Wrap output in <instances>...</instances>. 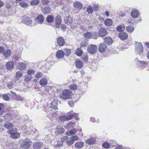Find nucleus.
Here are the masks:
<instances>
[{
	"label": "nucleus",
	"instance_id": "nucleus-1",
	"mask_svg": "<svg viewBox=\"0 0 149 149\" xmlns=\"http://www.w3.org/2000/svg\"><path fill=\"white\" fill-rule=\"evenodd\" d=\"M135 52L137 54L142 53L143 52V47L140 42H135Z\"/></svg>",
	"mask_w": 149,
	"mask_h": 149
},
{
	"label": "nucleus",
	"instance_id": "nucleus-2",
	"mask_svg": "<svg viewBox=\"0 0 149 149\" xmlns=\"http://www.w3.org/2000/svg\"><path fill=\"white\" fill-rule=\"evenodd\" d=\"M72 94V93L71 91L67 89L63 91L60 96L61 98L64 100L69 99L70 98Z\"/></svg>",
	"mask_w": 149,
	"mask_h": 149
},
{
	"label": "nucleus",
	"instance_id": "nucleus-3",
	"mask_svg": "<svg viewBox=\"0 0 149 149\" xmlns=\"http://www.w3.org/2000/svg\"><path fill=\"white\" fill-rule=\"evenodd\" d=\"M7 132L10 134V136L12 138L17 139L20 137V134L17 132V130L16 129L10 130Z\"/></svg>",
	"mask_w": 149,
	"mask_h": 149
},
{
	"label": "nucleus",
	"instance_id": "nucleus-4",
	"mask_svg": "<svg viewBox=\"0 0 149 149\" xmlns=\"http://www.w3.org/2000/svg\"><path fill=\"white\" fill-rule=\"evenodd\" d=\"M31 142L30 140L28 139L24 140L21 145V147L26 149L27 148L31 145Z\"/></svg>",
	"mask_w": 149,
	"mask_h": 149
},
{
	"label": "nucleus",
	"instance_id": "nucleus-5",
	"mask_svg": "<svg viewBox=\"0 0 149 149\" xmlns=\"http://www.w3.org/2000/svg\"><path fill=\"white\" fill-rule=\"evenodd\" d=\"M97 49V47L95 45H91L88 47L87 49L88 51L90 54H94L96 52Z\"/></svg>",
	"mask_w": 149,
	"mask_h": 149
},
{
	"label": "nucleus",
	"instance_id": "nucleus-6",
	"mask_svg": "<svg viewBox=\"0 0 149 149\" xmlns=\"http://www.w3.org/2000/svg\"><path fill=\"white\" fill-rule=\"evenodd\" d=\"M131 16L134 18H137L139 15V11L136 8H133L132 9L131 13Z\"/></svg>",
	"mask_w": 149,
	"mask_h": 149
},
{
	"label": "nucleus",
	"instance_id": "nucleus-7",
	"mask_svg": "<svg viewBox=\"0 0 149 149\" xmlns=\"http://www.w3.org/2000/svg\"><path fill=\"white\" fill-rule=\"evenodd\" d=\"M107 31L105 29L102 28L98 31V34L101 37H104L106 36Z\"/></svg>",
	"mask_w": 149,
	"mask_h": 149
},
{
	"label": "nucleus",
	"instance_id": "nucleus-8",
	"mask_svg": "<svg viewBox=\"0 0 149 149\" xmlns=\"http://www.w3.org/2000/svg\"><path fill=\"white\" fill-rule=\"evenodd\" d=\"M106 48V44L104 43H102L99 45L98 49L100 52H103L105 51Z\"/></svg>",
	"mask_w": 149,
	"mask_h": 149
},
{
	"label": "nucleus",
	"instance_id": "nucleus-9",
	"mask_svg": "<svg viewBox=\"0 0 149 149\" xmlns=\"http://www.w3.org/2000/svg\"><path fill=\"white\" fill-rule=\"evenodd\" d=\"M65 53L62 50H58L56 52V57L58 58H62L64 56Z\"/></svg>",
	"mask_w": 149,
	"mask_h": 149
},
{
	"label": "nucleus",
	"instance_id": "nucleus-10",
	"mask_svg": "<svg viewBox=\"0 0 149 149\" xmlns=\"http://www.w3.org/2000/svg\"><path fill=\"white\" fill-rule=\"evenodd\" d=\"M65 42L64 39L62 37H58L57 39V44L59 46H63L64 45Z\"/></svg>",
	"mask_w": 149,
	"mask_h": 149
},
{
	"label": "nucleus",
	"instance_id": "nucleus-11",
	"mask_svg": "<svg viewBox=\"0 0 149 149\" xmlns=\"http://www.w3.org/2000/svg\"><path fill=\"white\" fill-rule=\"evenodd\" d=\"M3 55L6 59H8L11 55V52L10 50L8 49L4 50L3 52Z\"/></svg>",
	"mask_w": 149,
	"mask_h": 149
},
{
	"label": "nucleus",
	"instance_id": "nucleus-12",
	"mask_svg": "<svg viewBox=\"0 0 149 149\" xmlns=\"http://www.w3.org/2000/svg\"><path fill=\"white\" fill-rule=\"evenodd\" d=\"M14 66V63L13 61H9L7 63L6 65V67L7 69L11 70L13 69Z\"/></svg>",
	"mask_w": 149,
	"mask_h": 149
},
{
	"label": "nucleus",
	"instance_id": "nucleus-13",
	"mask_svg": "<svg viewBox=\"0 0 149 149\" xmlns=\"http://www.w3.org/2000/svg\"><path fill=\"white\" fill-rule=\"evenodd\" d=\"M84 35V37L87 39H91L92 37V34L90 32L86 33H85ZM97 35H95V36L94 37L93 36H92V38L93 39H97Z\"/></svg>",
	"mask_w": 149,
	"mask_h": 149
},
{
	"label": "nucleus",
	"instance_id": "nucleus-14",
	"mask_svg": "<svg viewBox=\"0 0 149 149\" xmlns=\"http://www.w3.org/2000/svg\"><path fill=\"white\" fill-rule=\"evenodd\" d=\"M44 18L42 15H40L36 18V22L39 24H42L44 20Z\"/></svg>",
	"mask_w": 149,
	"mask_h": 149
},
{
	"label": "nucleus",
	"instance_id": "nucleus-15",
	"mask_svg": "<svg viewBox=\"0 0 149 149\" xmlns=\"http://www.w3.org/2000/svg\"><path fill=\"white\" fill-rule=\"evenodd\" d=\"M47 83V79L46 77L43 78L39 81V84L42 86L46 85Z\"/></svg>",
	"mask_w": 149,
	"mask_h": 149
},
{
	"label": "nucleus",
	"instance_id": "nucleus-16",
	"mask_svg": "<svg viewBox=\"0 0 149 149\" xmlns=\"http://www.w3.org/2000/svg\"><path fill=\"white\" fill-rule=\"evenodd\" d=\"M128 35L127 33L124 32H120L119 35V38L122 40H125L128 38Z\"/></svg>",
	"mask_w": 149,
	"mask_h": 149
},
{
	"label": "nucleus",
	"instance_id": "nucleus-17",
	"mask_svg": "<svg viewBox=\"0 0 149 149\" xmlns=\"http://www.w3.org/2000/svg\"><path fill=\"white\" fill-rule=\"evenodd\" d=\"M74 6L77 9H81L82 8V4L80 2L76 1L74 3Z\"/></svg>",
	"mask_w": 149,
	"mask_h": 149
},
{
	"label": "nucleus",
	"instance_id": "nucleus-18",
	"mask_svg": "<svg viewBox=\"0 0 149 149\" xmlns=\"http://www.w3.org/2000/svg\"><path fill=\"white\" fill-rule=\"evenodd\" d=\"M84 144V143L83 142L79 141L75 143L74 146L77 148H81L83 147Z\"/></svg>",
	"mask_w": 149,
	"mask_h": 149
},
{
	"label": "nucleus",
	"instance_id": "nucleus-19",
	"mask_svg": "<svg viewBox=\"0 0 149 149\" xmlns=\"http://www.w3.org/2000/svg\"><path fill=\"white\" fill-rule=\"evenodd\" d=\"M18 68L20 70H22L26 68L25 64L22 62L18 63Z\"/></svg>",
	"mask_w": 149,
	"mask_h": 149
},
{
	"label": "nucleus",
	"instance_id": "nucleus-20",
	"mask_svg": "<svg viewBox=\"0 0 149 149\" xmlns=\"http://www.w3.org/2000/svg\"><path fill=\"white\" fill-rule=\"evenodd\" d=\"M76 67L78 68H81L83 66L82 62V61L80 60H76Z\"/></svg>",
	"mask_w": 149,
	"mask_h": 149
},
{
	"label": "nucleus",
	"instance_id": "nucleus-21",
	"mask_svg": "<svg viewBox=\"0 0 149 149\" xmlns=\"http://www.w3.org/2000/svg\"><path fill=\"white\" fill-rule=\"evenodd\" d=\"M67 139V137L66 136L63 137L61 139V142L62 143H58L55 145V147L59 148L62 147L63 145V143L64 141H65Z\"/></svg>",
	"mask_w": 149,
	"mask_h": 149
},
{
	"label": "nucleus",
	"instance_id": "nucleus-22",
	"mask_svg": "<svg viewBox=\"0 0 149 149\" xmlns=\"http://www.w3.org/2000/svg\"><path fill=\"white\" fill-rule=\"evenodd\" d=\"M31 20L28 17H25L24 20V23L27 25H30L31 24Z\"/></svg>",
	"mask_w": 149,
	"mask_h": 149
},
{
	"label": "nucleus",
	"instance_id": "nucleus-23",
	"mask_svg": "<svg viewBox=\"0 0 149 149\" xmlns=\"http://www.w3.org/2000/svg\"><path fill=\"white\" fill-rule=\"evenodd\" d=\"M95 141L96 140L94 138L88 139L86 140V143L90 145L93 144L95 143Z\"/></svg>",
	"mask_w": 149,
	"mask_h": 149
},
{
	"label": "nucleus",
	"instance_id": "nucleus-24",
	"mask_svg": "<svg viewBox=\"0 0 149 149\" xmlns=\"http://www.w3.org/2000/svg\"><path fill=\"white\" fill-rule=\"evenodd\" d=\"M43 143L40 142L35 143L33 145V148L34 149H38L42 146Z\"/></svg>",
	"mask_w": 149,
	"mask_h": 149
},
{
	"label": "nucleus",
	"instance_id": "nucleus-25",
	"mask_svg": "<svg viewBox=\"0 0 149 149\" xmlns=\"http://www.w3.org/2000/svg\"><path fill=\"white\" fill-rule=\"evenodd\" d=\"M104 24L107 26H109L112 24V20L110 19H107L104 21Z\"/></svg>",
	"mask_w": 149,
	"mask_h": 149
},
{
	"label": "nucleus",
	"instance_id": "nucleus-26",
	"mask_svg": "<svg viewBox=\"0 0 149 149\" xmlns=\"http://www.w3.org/2000/svg\"><path fill=\"white\" fill-rule=\"evenodd\" d=\"M54 20V17L51 15H48L46 18V20L49 23L53 22Z\"/></svg>",
	"mask_w": 149,
	"mask_h": 149
},
{
	"label": "nucleus",
	"instance_id": "nucleus-27",
	"mask_svg": "<svg viewBox=\"0 0 149 149\" xmlns=\"http://www.w3.org/2000/svg\"><path fill=\"white\" fill-rule=\"evenodd\" d=\"M134 29V26L132 25L129 26L127 28L126 30L127 31L130 33H132V32Z\"/></svg>",
	"mask_w": 149,
	"mask_h": 149
},
{
	"label": "nucleus",
	"instance_id": "nucleus-28",
	"mask_svg": "<svg viewBox=\"0 0 149 149\" xmlns=\"http://www.w3.org/2000/svg\"><path fill=\"white\" fill-rule=\"evenodd\" d=\"M125 26L123 24L119 25L116 28L117 31H123L125 30Z\"/></svg>",
	"mask_w": 149,
	"mask_h": 149
},
{
	"label": "nucleus",
	"instance_id": "nucleus-29",
	"mask_svg": "<svg viewBox=\"0 0 149 149\" xmlns=\"http://www.w3.org/2000/svg\"><path fill=\"white\" fill-rule=\"evenodd\" d=\"M138 65H139V66L143 68L146 67L147 65V63L145 61H139L138 62Z\"/></svg>",
	"mask_w": 149,
	"mask_h": 149
},
{
	"label": "nucleus",
	"instance_id": "nucleus-30",
	"mask_svg": "<svg viewBox=\"0 0 149 149\" xmlns=\"http://www.w3.org/2000/svg\"><path fill=\"white\" fill-rule=\"evenodd\" d=\"M16 77L17 79H19L23 75V73L19 71H17L16 73Z\"/></svg>",
	"mask_w": 149,
	"mask_h": 149
},
{
	"label": "nucleus",
	"instance_id": "nucleus-31",
	"mask_svg": "<svg viewBox=\"0 0 149 149\" xmlns=\"http://www.w3.org/2000/svg\"><path fill=\"white\" fill-rule=\"evenodd\" d=\"M57 132L59 134L63 133L65 132L63 128L61 126H58L56 128Z\"/></svg>",
	"mask_w": 149,
	"mask_h": 149
},
{
	"label": "nucleus",
	"instance_id": "nucleus-32",
	"mask_svg": "<svg viewBox=\"0 0 149 149\" xmlns=\"http://www.w3.org/2000/svg\"><path fill=\"white\" fill-rule=\"evenodd\" d=\"M51 10V8L50 7H47L44 8L42 11L43 13L48 14L50 12Z\"/></svg>",
	"mask_w": 149,
	"mask_h": 149
},
{
	"label": "nucleus",
	"instance_id": "nucleus-33",
	"mask_svg": "<svg viewBox=\"0 0 149 149\" xmlns=\"http://www.w3.org/2000/svg\"><path fill=\"white\" fill-rule=\"evenodd\" d=\"M104 41L108 45H109L112 42V40L110 37H108L104 39Z\"/></svg>",
	"mask_w": 149,
	"mask_h": 149
},
{
	"label": "nucleus",
	"instance_id": "nucleus-34",
	"mask_svg": "<svg viewBox=\"0 0 149 149\" xmlns=\"http://www.w3.org/2000/svg\"><path fill=\"white\" fill-rule=\"evenodd\" d=\"M24 77V80L26 81H30L33 78V77L32 76L27 74L25 75Z\"/></svg>",
	"mask_w": 149,
	"mask_h": 149
},
{
	"label": "nucleus",
	"instance_id": "nucleus-35",
	"mask_svg": "<svg viewBox=\"0 0 149 149\" xmlns=\"http://www.w3.org/2000/svg\"><path fill=\"white\" fill-rule=\"evenodd\" d=\"M4 126L5 128L8 129L12 128L14 127L11 123H8L5 124L4 125Z\"/></svg>",
	"mask_w": 149,
	"mask_h": 149
},
{
	"label": "nucleus",
	"instance_id": "nucleus-36",
	"mask_svg": "<svg viewBox=\"0 0 149 149\" xmlns=\"http://www.w3.org/2000/svg\"><path fill=\"white\" fill-rule=\"evenodd\" d=\"M56 23L60 24L61 23V19L59 15H57L55 19Z\"/></svg>",
	"mask_w": 149,
	"mask_h": 149
},
{
	"label": "nucleus",
	"instance_id": "nucleus-37",
	"mask_svg": "<svg viewBox=\"0 0 149 149\" xmlns=\"http://www.w3.org/2000/svg\"><path fill=\"white\" fill-rule=\"evenodd\" d=\"M86 11L89 14L92 13L93 12V9L92 7L90 5L88 6L86 9Z\"/></svg>",
	"mask_w": 149,
	"mask_h": 149
},
{
	"label": "nucleus",
	"instance_id": "nucleus-38",
	"mask_svg": "<svg viewBox=\"0 0 149 149\" xmlns=\"http://www.w3.org/2000/svg\"><path fill=\"white\" fill-rule=\"evenodd\" d=\"M73 111H70L67 114V118L68 120L71 119L74 117Z\"/></svg>",
	"mask_w": 149,
	"mask_h": 149
},
{
	"label": "nucleus",
	"instance_id": "nucleus-39",
	"mask_svg": "<svg viewBox=\"0 0 149 149\" xmlns=\"http://www.w3.org/2000/svg\"><path fill=\"white\" fill-rule=\"evenodd\" d=\"M26 73L27 74L31 75H33L35 73V71L32 69H29L27 71Z\"/></svg>",
	"mask_w": 149,
	"mask_h": 149
},
{
	"label": "nucleus",
	"instance_id": "nucleus-40",
	"mask_svg": "<svg viewBox=\"0 0 149 149\" xmlns=\"http://www.w3.org/2000/svg\"><path fill=\"white\" fill-rule=\"evenodd\" d=\"M74 122H70L69 123L67 124L65 126L66 128L68 129L74 126Z\"/></svg>",
	"mask_w": 149,
	"mask_h": 149
},
{
	"label": "nucleus",
	"instance_id": "nucleus-41",
	"mask_svg": "<svg viewBox=\"0 0 149 149\" xmlns=\"http://www.w3.org/2000/svg\"><path fill=\"white\" fill-rule=\"evenodd\" d=\"M76 53V54L78 56H80L82 55V54L83 51L81 49H80L79 48H78L77 49Z\"/></svg>",
	"mask_w": 149,
	"mask_h": 149
},
{
	"label": "nucleus",
	"instance_id": "nucleus-42",
	"mask_svg": "<svg viewBox=\"0 0 149 149\" xmlns=\"http://www.w3.org/2000/svg\"><path fill=\"white\" fill-rule=\"evenodd\" d=\"M64 21L66 23H71L72 22V20L71 18L69 17H66L64 18Z\"/></svg>",
	"mask_w": 149,
	"mask_h": 149
},
{
	"label": "nucleus",
	"instance_id": "nucleus-43",
	"mask_svg": "<svg viewBox=\"0 0 149 149\" xmlns=\"http://www.w3.org/2000/svg\"><path fill=\"white\" fill-rule=\"evenodd\" d=\"M59 119L60 120L62 121H65L67 120H68L67 117L65 115L62 116H60L59 117Z\"/></svg>",
	"mask_w": 149,
	"mask_h": 149
},
{
	"label": "nucleus",
	"instance_id": "nucleus-44",
	"mask_svg": "<svg viewBox=\"0 0 149 149\" xmlns=\"http://www.w3.org/2000/svg\"><path fill=\"white\" fill-rule=\"evenodd\" d=\"M77 131L75 129H74L71 130L69 132H67L66 133H67V134L69 135H70L72 134H74Z\"/></svg>",
	"mask_w": 149,
	"mask_h": 149
},
{
	"label": "nucleus",
	"instance_id": "nucleus-45",
	"mask_svg": "<svg viewBox=\"0 0 149 149\" xmlns=\"http://www.w3.org/2000/svg\"><path fill=\"white\" fill-rule=\"evenodd\" d=\"M64 50L65 52V55L66 56H68L71 53V50L68 48H65L64 49Z\"/></svg>",
	"mask_w": 149,
	"mask_h": 149
},
{
	"label": "nucleus",
	"instance_id": "nucleus-46",
	"mask_svg": "<svg viewBox=\"0 0 149 149\" xmlns=\"http://www.w3.org/2000/svg\"><path fill=\"white\" fill-rule=\"evenodd\" d=\"M69 88L72 90H75L77 89V86L76 84H72L69 86Z\"/></svg>",
	"mask_w": 149,
	"mask_h": 149
},
{
	"label": "nucleus",
	"instance_id": "nucleus-47",
	"mask_svg": "<svg viewBox=\"0 0 149 149\" xmlns=\"http://www.w3.org/2000/svg\"><path fill=\"white\" fill-rule=\"evenodd\" d=\"M102 146L106 149H108L109 148L110 145L107 142H104L102 144Z\"/></svg>",
	"mask_w": 149,
	"mask_h": 149
},
{
	"label": "nucleus",
	"instance_id": "nucleus-48",
	"mask_svg": "<svg viewBox=\"0 0 149 149\" xmlns=\"http://www.w3.org/2000/svg\"><path fill=\"white\" fill-rule=\"evenodd\" d=\"M39 0H32L31 2L30 3L31 5H37L39 2Z\"/></svg>",
	"mask_w": 149,
	"mask_h": 149
},
{
	"label": "nucleus",
	"instance_id": "nucleus-49",
	"mask_svg": "<svg viewBox=\"0 0 149 149\" xmlns=\"http://www.w3.org/2000/svg\"><path fill=\"white\" fill-rule=\"evenodd\" d=\"M58 101L57 100H53L51 103V105L52 107L54 106L55 108H57L56 107L57 105V103Z\"/></svg>",
	"mask_w": 149,
	"mask_h": 149
},
{
	"label": "nucleus",
	"instance_id": "nucleus-50",
	"mask_svg": "<svg viewBox=\"0 0 149 149\" xmlns=\"http://www.w3.org/2000/svg\"><path fill=\"white\" fill-rule=\"evenodd\" d=\"M42 75V72H38L36 73L35 75V77L39 78H41Z\"/></svg>",
	"mask_w": 149,
	"mask_h": 149
},
{
	"label": "nucleus",
	"instance_id": "nucleus-51",
	"mask_svg": "<svg viewBox=\"0 0 149 149\" xmlns=\"http://www.w3.org/2000/svg\"><path fill=\"white\" fill-rule=\"evenodd\" d=\"M79 138L77 136H72L70 138V140L74 143V141L78 139Z\"/></svg>",
	"mask_w": 149,
	"mask_h": 149
},
{
	"label": "nucleus",
	"instance_id": "nucleus-52",
	"mask_svg": "<svg viewBox=\"0 0 149 149\" xmlns=\"http://www.w3.org/2000/svg\"><path fill=\"white\" fill-rule=\"evenodd\" d=\"M19 5L23 7H25L28 6V4L23 2H21L19 3Z\"/></svg>",
	"mask_w": 149,
	"mask_h": 149
},
{
	"label": "nucleus",
	"instance_id": "nucleus-53",
	"mask_svg": "<svg viewBox=\"0 0 149 149\" xmlns=\"http://www.w3.org/2000/svg\"><path fill=\"white\" fill-rule=\"evenodd\" d=\"M88 58V56L86 54L84 55L82 57V59L84 61H86Z\"/></svg>",
	"mask_w": 149,
	"mask_h": 149
},
{
	"label": "nucleus",
	"instance_id": "nucleus-54",
	"mask_svg": "<svg viewBox=\"0 0 149 149\" xmlns=\"http://www.w3.org/2000/svg\"><path fill=\"white\" fill-rule=\"evenodd\" d=\"M3 99L6 101H9L10 98L6 94H4L3 95Z\"/></svg>",
	"mask_w": 149,
	"mask_h": 149
},
{
	"label": "nucleus",
	"instance_id": "nucleus-55",
	"mask_svg": "<svg viewBox=\"0 0 149 149\" xmlns=\"http://www.w3.org/2000/svg\"><path fill=\"white\" fill-rule=\"evenodd\" d=\"M87 45V43L85 41H83L80 44V46L82 47L86 46Z\"/></svg>",
	"mask_w": 149,
	"mask_h": 149
},
{
	"label": "nucleus",
	"instance_id": "nucleus-56",
	"mask_svg": "<svg viewBox=\"0 0 149 149\" xmlns=\"http://www.w3.org/2000/svg\"><path fill=\"white\" fill-rule=\"evenodd\" d=\"M99 7V4H95L93 6V8L95 10V11H97L98 9V7Z\"/></svg>",
	"mask_w": 149,
	"mask_h": 149
},
{
	"label": "nucleus",
	"instance_id": "nucleus-57",
	"mask_svg": "<svg viewBox=\"0 0 149 149\" xmlns=\"http://www.w3.org/2000/svg\"><path fill=\"white\" fill-rule=\"evenodd\" d=\"M66 143L68 145L70 146L73 143V142L72 141V140H70V139H68L66 141Z\"/></svg>",
	"mask_w": 149,
	"mask_h": 149
},
{
	"label": "nucleus",
	"instance_id": "nucleus-58",
	"mask_svg": "<svg viewBox=\"0 0 149 149\" xmlns=\"http://www.w3.org/2000/svg\"><path fill=\"white\" fill-rule=\"evenodd\" d=\"M68 104L70 107H72L74 106V104L73 101L69 100L68 102Z\"/></svg>",
	"mask_w": 149,
	"mask_h": 149
},
{
	"label": "nucleus",
	"instance_id": "nucleus-59",
	"mask_svg": "<svg viewBox=\"0 0 149 149\" xmlns=\"http://www.w3.org/2000/svg\"><path fill=\"white\" fill-rule=\"evenodd\" d=\"M61 27L62 28L61 30L63 32L64 31L65 29H66V26L64 24H62L61 25Z\"/></svg>",
	"mask_w": 149,
	"mask_h": 149
},
{
	"label": "nucleus",
	"instance_id": "nucleus-60",
	"mask_svg": "<svg viewBox=\"0 0 149 149\" xmlns=\"http://www.w3.org/2000/svg\"><path fill=\"white\" fill-rule=\"evenodd\" d=\"M42 2L44 4H47L49 3L48 0H42Z\"/></svg>",
	"mask_w": 149,
	"mask_h": 149
},
{
	"label": "nucleus",
	"instance_id": "nucleus-61",
	"mask_svg": "<svg viewBox=\"0 0 149 149\" xmlns=\"http://www.w3.org/2000/svg\"><path fill=\"white\" fill-rule=\"evenodd\" d=\"M4 48L3 47L0 46V53H1L4 50Z\"/></svg>",
	"mask_w": 149,
	"mask_h": 149
},
{
	"label": "nucleus",
	"instance_id": "nucleus-62",
	"mask_svg": "<svg viewBox=\"0 0 149 149\" xmlns=\"http://www.w3.org/2000/svg\"><path fill=\"white\" fill-rule=\"evenodd\" d=\"M123 146L122 145H120L116 148L115 149H122Z\"/></svg>",
	"mask_w": 149,
	"mask_h": 149
},
{
	"label": "nucleus",
	"instance_id": "nucleus-63",
	"mask_svg": "<svg viewBox=\"0 0 149 149\" xmlns=\"http://www.w3.org/2000/svg\"><path fill=\"white\" fill-rule=\"evenodd\" d=\"M91 120L92 121V122H96V123H98V121H96L94 118H91Z\"/></svg>",
	"mask_w": 149,
	"mask_h": 149
},
{
	"label": "nucleus",
	"instance_id": "nucleus-64",
	"mask_svg": "<svg viewBox=\"0 0 149 149\" xmlns=\"http://www.w3.org/2000/svg\"><path fill=\"white\" fill-rule=\"evenodd\" d=\"M3 2L0 0V8L2 7L3 5Z\"/></svg>",
	"mask_w": 149,
	"mask_h": 149
}]
</instances>
